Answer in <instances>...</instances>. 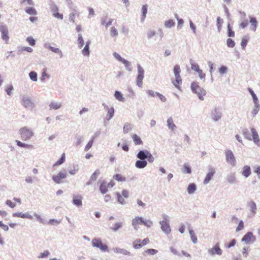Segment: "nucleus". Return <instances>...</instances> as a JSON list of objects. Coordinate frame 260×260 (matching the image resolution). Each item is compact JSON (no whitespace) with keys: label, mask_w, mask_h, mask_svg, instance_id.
Returning a JSON list of instances; mask_svg holds the SVG:
<instances>
[{"label":"nucleus","mask_w":260,"mask_h":260,"mask_svg":"<svg viewBox=\"0 0 260 260\" xmlns=\"http://www.w3.org/2000/svg\"><path fill=\"white\" fill-rule=\"evenodd\" d=\"M144 74V70L140 65H139L138 66V76L136 80L137 85L139 87L142 86Z\"/></svg>","instance_id":"5"},{"label":"nucleus","mask_w":260,"mask_h":260,"mask_svg":"<svg viewBox=\"0 0 260 260\" xmlns=\"http://www.w3.org/2000/svg\"><path fill=\"white\" fill-rule=\"evenodd\" d=\"M0 31L2 34V38L6 43H8L9 37V31L7 26L5 25H0Z\"/></svg>","instance_id":"9"},{"label":"nucleus","mask_w":260,"mask_h":260,"mask_svg":"<svg viewBox=\"0 0 260 260\" xmlns=\"http://www.w3.org/2000/svg\"><path fill=\"white\" fill-rule=\"evenodd\" d=\"M184 172L187 174H190L191 173V170L188 165L185 164L184 166Z\"/></svg>","instance_id":"59"},{"label":"nucleus","mask_w":260,"mask_h":260,"mask_svg":"<svg viewBox=\"0 0 260 260\" xmlns=\"http://www.w3.org/2000/svg\"><path fill=\"white\" fill-rule=\"evenodd\" d=\"M27 41L28 42V43L29 44V45H30L31 46H35V44H36V41L35 40L33 39L32 37H28L26 39Z\"/></svg>","instance_id":"51"},{"label":"nucleus","mask_w":260,"mask_h":260,"mask_svg":"<svg viewBox=\"0 0 260 260\" xmlns=\"http://www.w3.org/2000/svg\"><path fill=\"white\" fill-rule=\"evenodd\" d=\"M251 132L252 133V139H253L254 142L257 145L259 144V139L258 138L257 133L256 132V130L254 128H252L251 129Z\"/></svg>","instance_id":"17"},{"label":"nucleus","mask_w":260,"mask_h":260,"mask_svg":"<svg viewBox=\"0 0 260 260\" xmlns=\"http://www.w3.org/2000/svg\"><path fill=\"white\" fill-rule=\"evenodd\" d=\"M93 139H94L92 138L87 144L84 149L85 151H88L92 147L93 143Z\"/></svg>","instance_id":"45"},{"label":"nucleus","mask_w":260,"mask_h":260,"mask_svg":"<svg viewBox=\"0 0 260 260\" xmlns=\"http://www.w3.org/2000/svg\"><path fill=\"white\" fill-rule=\"evenodd\" d=\"M16 143L17 145L20 147H24L27 148H32L33 147L32 145H31L23 143L18 140H16Z\"/></svg>","instance_id":"27"},{"label":"nucleus","mask_w":260,"mask_h":260,"mask_svg":"<svg viewBox=\"0 0 260 260\" xmlns=\"http://www.w3.org/2000/svg\"><path fill=\"white\" fill-rule=\"evenodd\" d=\"M226 160L228 163L232 166L236 165V159L234 155L231 150H228L225 152Z\"/></svg>","instance_id":"7"},{"label":"nucleus","mask_w":260,"mask_h":260,"mask_svg":"<svg viewBox=\"0 0 260 260\" xmlns=\"http://www.w3.org/2000/svg\"><path fill=\"white\" fill-rule=\"evenodd\" d=\"M191 68L192 70L196 71L197 72L200 70L199 66L196 63H191Z\"/></svg>","instance_id":"52"},{"label":"nucleus","mask_w":260,"mask_h":260,"mask_svg":"<svg viewBox=\"0 0 260 260\" xmlns=\"http://www.w3.org/2000/svg\"><path fill=\"white\" fill-rule=\"evenodd\" d=\"M100 173L101 172L100 170H96L94 171V172L91 175L90 177V179L92 180H95L97 179L98 176L100 175Z\"/></svg>","instance_id":"34"},{"label":"nucleus","mask_w":260,"mask_h":260,"mask_svg":"<svg viewBox=\"0 0 260 260\" xmlns=\"http://www.w3.org/2000/svg\"><path fill=\"white\" fill-rule=\"evenodd\" d=\"M65 161V153H63L59 160L57 161L53 165V166H57L62 164Z\"/></svg>","instance_id":"35"},{"label":"nucleus","mask_w":260,"mask_h":260,"mask_svg":"<svg viewBox=\"0 0 260 260\" xmlns=\"http://www.w3.org/2000/svg\"><path fill=\"white\" fill-rule=\"evenodd\" d=\"M157 252V250L154 249H148L144 252V254L154 255Z\"/></svg>","instance_id":"38"},{"label":"nucleus","mask_w":260,"mask_h":260,"mask_svg":"<svg viewBox=\"0 0 260 260\" xmlns=\"http://www.w3.org/2000/svg\"><path fill=\"white\" fill-rule=\"evenodd\" d=\"M208 252L212 256L216 254L221 255L222 253V250L220 247L219 243H217L212 248L209 249Z\"/></svg>","instance_id":"6"},{"label":"nucleus","mask_w":260,"mask_h":260,"mask_svg":"<svg viewBox=\"0 0 260 260\" xmlns=\"http://www.w3.org/2000/svg\"><path fill=\"white\" fill-rule=\"evenodd\" d=\"M51 12H52L53 16L56 18L59 19H63V15L58 12V9L56 6L54 5L52 7Z\"/></svg>","instance_id":"15"},{"label":"nucleus","mask_w":260,"mask_h":260,"mask_svg":"<svg viewBox=\"0 0 260 260\" xmlns=\"http://www.w3.org/2000/svg\"><path fill=\"white\" fill-rule=\"evenodd\" d=\"M77 15H78V14L76 13H71L69 16V20L71 22L74 23L75 22V18Z\"/></svg>","instance_id":"56"},{"label":"nucleus","mask_w":260,"mask_h":260,"mask_svg":"<svg viewBox=\"0 0 260 260\" xmlns=\"http://www.w3.org/2000/svg\"><path fill=\"white\" fill-rule=\"evenodd\" d=\"M142 224H144L147 228H150L152 225V222L150 220H145L143 219V222H142Z\"/></svg>","instance_id":"53"},{"label":"nucleus","mask_w":260,"mask_h":260,"mask_svg":"<svg viewBox=\"0 0 260 260\" xmlns=\"http://www.w3.org/2000/svg\"><path fill=\"white\" fill-rule=\"evenodd\" d=\"M49 49L54 53H58L61 57L62 56V52L58 48L50 46L49 47Z\"/></svg>","instance_id":"47"},{"label":"nucleus","mask_w":260,"mask_h":260,"mask_svg":"<svg viewBox=\"0 0 260 260\" xmlns=\"http://www.w3.org/2000/svg\"><path fill=\"white\" fill-rule=\"evenodd\" d=\"M249 207L251 208V211L253 213H255V211L256 210V206L255 203L253 201H251L249 203Z\"/></svg>","instance_id":"43"},{"label":"nucleus","mask_w":260,"mask_h":260,"mask_svg":"<svg viewBox=\"0 0 260 260\" xmlns=\"http://www.w3.org/2000/svg\"><path fill=\"white\" fill-rule=\"evenodd\" d=\"M117 252H119L120 253L123 254L124 255H129L130 254L129 252H128V251H127L126 250L124 249H119L118 250H117Z\"/></svg>","instance_id":"60"},{"label":"nucleus","mask_w":260,"mask_h":260,"mask_svg":"<svg viewBox=\"0 0 260 260\" xmlns=\"http://www.w3.org/2000/svg\"><path fill=\"white\" fill-rule=\"evenodd\" d=\"M226 44H227V45L228 46V47H231V48L234 47L235 46V44L234 41L231 39H227Z\"/></svg>","instance_id":"49"},{"label":"nucleus","mask_w":260,"mask_h":260,"mask_svg":"<svg viewBox=\"0 0 260 260\" xmlns=\"http://www.w3.org/2000/svg\"><path fill=\"white\" fill-rule=\"evenodd\" d=\"M78 41L79 47L82 48L84 45V40L81 34L79 35Z\"/></svg>","instance_id":"44"},{"label":"nucleus","mask_w":260,"mask_h":260,"mask_svg":"<svg viewBox=\"0 0 260 260\" xmlns=\"http://www.w3.org/2000/svg\"><path fill=\"white\" fill-rule=\"evenodd\" d=\"M147 162L146 160H137L136 162V167L139 169H142L147 166Z\"/></svg>","instance_id":"22"},{"label":"nucleus","mask_w":260,"mask_h":260,"mask_svg":"<svg viewBox=\"0 0 260 260\" xmlns=\"http://www.w3.org/2000/svg\"><path fill=\"white\" fill-rule=\"evenodd\" d=\"M114 96L119 101L123 102L124 101V98L123 97L122 93L119 91H115Z\"/></svg>","instance_id":"30"},{"label":"nucleus","mask_w":260,"mask_h":260,"mask_svg":"<svg viewBox=\"0 0 260 260\" xmlns=\"http://www.w3.org/2000/svg\"><path fill=\"white\" fill-rule=\"evenodd\" d=\"M248 91L250 93L251 95H252L254 103L255 104H256L257 102L258 101V99H257L255 94L254 93L253 91L250 88H248Z\"/></svg>","instance_id":"48"},{"label":"nucleus","mask_w":260,"mask_h":260,"mask_svg":"<svg viewBox=\"0 0 260 260\" xmlns=\"http://www.w3.org/2000/svg\"><path fill=\"white\" fill-rule=\"evenodd\" d=\"M67 173L64 172H60L57 175H54L52 177L53 180L56 183H60L61 180L67 177Z\"/></svg>","instance_id":"12"},{"label":"nucleus","mask_w":260,"mask_h":260,"mask_svg":"<svg viewBox=\"0 0 260 260\" xmlns=\"http://www.w3.org/2000/svg\"><path fill=\"white\" fill-rule=\"evenodd\" d=\"M160 224L161 225V229L166 234L170 233L171 229L166 216L164 217V220L160 222Z\"/></svg>","instance_id":"11"},{"label":"nucleus","mask_w":260,"mask_h":260,"mask_svg":"<svg viewBox=\"0 0 260 260\" xmlns=\"http://www.w3.org/2000/svg\"><path fill=\"white\" fill-rule=\"evenodd\" d=\"M13 90V87L12 85H8L5 89V91L9 95H11L12 91Z\"/></svg>","instance_id":"41"},{"label":"nucleus","mask_w":260,"mask_h":260,"mask_svg":"<svg viewBox=\"0 0 260 260\" xmlns=\"http://www.w3.org/2000/svg\"><path fill=\"white\" fill-rule=\"evenodd\" d=\"M254 172L257 174L258 178L260 179V166L255 167Z\"/></svg>","instance_id":"64"},{"label":"nucleus","mask_w":260,"mask_h":260,"mask_svg":"<svg viewBox=\"0 0 260 260\" xmlns=\"http://www.w3.org/2000/svg\"><path fill=\"white\" fill-rule=\"evenodd\" d=\"M29 76L32 81H36L37 80V74L35 72H30Z\"/></svg>","instance_id":"40"},{"label":"nucleus","mask_w":260,"mask_h":260,"mask_svg":"<svg viewBox=\"0 0 260 260\" xmlns=\"http://www.w3.org/2000/svg\"><path fill=\"white\" fill-rule=\"evenodd\" d=\"M14 217H21V218H26L28 219H32V216L28 214H23L22 213H15L13 215Z\"/></svg>","instance_id":"21"},{"label":"nucleus","mask_w":260,"mask_h":260,"mask_svg":"<svg viewBox=\"0 0 260 260\" xmlns=\"http://www.w3.org/2000/svg\"><path fill=\"white\" fill-rule=\"evenodd\" d=\"M243 228H244L243 221L242 220H241L239 222V224L236 228V231L239 232V231L242 230L243 229Z\"/></svg>","instance_id":"57"},{"label":"nucleus","mask_w":260,"mask_h":260,"mask_svg":"<svg viewBox=\"0 0 260 260\" xmlns=\"http://www.w3.org/2000/svg\"><path fill=\"white\" fill-rule=\"evenodd\" d=\"M22 105L26 108L32 109L34 107V104L30 98L27 96H23L21 101Z\"/></svg>","instance_id":"10"},{"label":"nucleus","mask_w":260,"mask_h":260,"mask_svg":"<svg viewBox=\"0 0 260 260\" xmlns=\"http://www.w3.org/2000/svg\"><path fill=\"white\" fill-rule=\"evenodd\" d=\"M49 106L50 109L57 110L61 107V104L60 103L52 102L50 104Z\"/></svg>","instance_id":"31"},{"label":"nucleus","mask_w":260,"mask_h":260,"mask_svg":"<svg viewBox=\"0 0 260 260\" xmlns=\"http://www.w3.org/2000/svg\"><path fill=\"white\" fill-rule=\"evenodd\" d=\"M92 245L93 247L100 249L102 251H108V246L104 244L101 239L94 238L92 240Z\"/></svg>","instance_id":"4"},{"label":"nucleus","mask_w":260,"mask_h":260,"mask_svg":"<svg viewBox=\"0 0 260 260\" xmlns=\"http://www.w3.org/2000/svg\"><path fill=\"white\" fill-rule=\"evenodd\" d=\"M255 239V237L253 235L251 232H248L242 238V241L246 243H249L251 241H254Z\"/></svg>","instance_id":"13"},{"label":"nucleus","mask_w":260,"mask_h":260,"mask_svg":"<svg viewBox=\"0 0 260 260\" xmlns=\"http://www.w3.org/2000/svg\"><path fill=\"white\" fill-rule=\"evenodd\" d=\"M82 198L81 196H75L73 198V203L77 206H81L82 205Z\"/></svg>","instance_id":"19"},{"label":"nucleus","mask_w":260,"mask_h":260,"mask_svg":"<svg viewBox=\"0 0 260 260\" xmlns=\"http://www.w3.org/2000/svg\"><path fill=\"white\" fill-rule=\"evenodd\" d=\"M108 186L105 182H102L100 186V190L103 194L106 193L108 190Z\"/></svg>","instance_id":"25"},{"label":"nucleus","mask_w":260,"mask_h":260,"mask_svg":"<svg viewBox=\"0 0 260 260\" xmlns=\"http://www.w3.org/2000/svg\"><path fill=\"white\" fill-rule=\"evenodd\" d=\"M114 110L113 108H111L108 111L107 113V119L110 120L113 116Z\"/></svg>","instance_id":"39"},{"label":"nucleus","mask_w":260,"mask_h":260,"mask_svg":"<svg viewBox=\"0 0 260 260\" xmlns=\"http://www.w3.org/2000/svg\"><path fill=\"white\" fill-rule=\"evenodd\" d=\"M132 138L136 145H141L143 144V142L141 140V138L136 134H134L132 136Z\"/></svg>","instance_id":"24"},{"label":"nucleus","mask_w":260,"mask_h":260,"mask_svg":"<svg viewBox=\"0 0 260 260\" xmlns=\"http://www.w3.org/2000/svg\"><path fill=\"white\" fill-rule=\"evenodd\" d=\"M143 222V218L139 216L136 217L132 220V225L134 229L137 230L139 225L142 224Z\"/></svg>","instance_id":"14"},{"label":"nucleus","mask_w":260,"mask_h":260,"mask_svg":"<svg viewBox=\"0 0 260 260\" xmlns=\"http://www.w3.org/2000/svg\"><path fill=\"white\" fill-rule=\"evenodd\" d=\"M215 173V171L213 168H210L209 171L206 176V177L204 180V183L206 184L209 182L213 175Z\"/></svg>","instance_id":"16"},{"label":"nucleus","mask_w":260,"mask_h":260,"mask_svg":"<svg viewBox=\"0 0 260 260\" xmlns=\"http://www.w3.org/2000/svg\"><path fill=\"white\" fill-rule=\"evenodd\" d=\"M147 8L148 6L147 5H144L142 7L141 11L142 14L141 19L142 21H143L145 20L146 17V14L147 13Z\"/></svg>","instance_id":"23"},{"label":"nucleus","mask_w":260,"mask_h":260,"mask_svg":"<svg viewBox=\"0 0 260 260\" xmlns=\"http://www.w3.org/2000/svg\"><path fill=\"white\" fill-rule=\"evenodd\" d=\"M173 71L175 76V80L173 81L172 83L177 88L180 89V85L182 84V79L180 76L181 70L178 64L175 65Z\"/></svg>","instance_id":"1"},{"label":"nucleus","mask_w":260,"mask_h":260,"mask_svg":"<svg viewBox=\"0 0 260 260\" xmlns=\"http://www.w3.org/2000/svg\"><path fill=\"white\" fill-rule=\"evenodd\" d=\"M82 53L84 55H88L89 54V48L87 45H85L83 49L82 50Z\"/></svg>","instance_id":"54"},{"label":"nucleus","mask_w":260,"mask_h":260,"mask_svg":"<svg viewBox=\"0 0 260 260\" xmlns=\"http://www.w3.org/2000/svg\"><path fill=\"white\" fill-rule=\"evenodd\" d=\"M26 12L29 15H36L37 14L36 10L32 8H28L25 10Z\"/></svg>","instance_id":"42"},{"label":"nucleus","mask_w":260,"mask_h":260,"mask_svg":"<svg viewBox=\"0 0 260 260\" xmlns=\"http://www.w3.org/2000/svg\"><path fill=\"white\" fill-rule=\"evenodd\" d=\"M116 194L117 197V200H118V202H119L121 204L125 203V201L122 198V197L121 196V194H120V193L117 192Z\"/></svg>","instance_id":"50"},{"label":"nucleus","mask_w":260,"mask_h":260,"mask_svg":"<svg viewBox=\"0 0 260 260\" xmlns=\"http://www.w3.org/2000/svg\"><path fill=\"white\" fill-rule=\"evenodd\" d=\"M196 190V186L194 183L190 184L187 187V191L188 193H193Z\"/></svg>","instance_id":"26"},{"label":"nucleus","mask_w":260,"mask_h":260,"mask_svg":"<svg viewBox=\"0 0 260 260\" xmlns=\"http://www.w3.org/2000/svg\"><path fill=\"white\" fill-rule=\"evenodd\" d=\"M250 23L251 24L252 29L254 31L256 30L257 26V21L255 18L250 19Z\"/></svg>","instance_id":"36"},{"label":"nucleus","mask_w":260,"mask_h":260,"mask_svg":"<svg viewBox=\"0 0 260 260\" xmlns=\"http://www.w3.org/2000/svg\"><path fill=\"white\" fill-rule=\"evenodd\" d=\"M248 40L246 38H243L242 39V42H241V46L243 48H245V46L247 45Z\"/></svg>","instance_id":"63"},{"label":"nucleus","mask_w":260,"mask_h":260,"mask_svg":"<svg viewBox=\"0 0 260 260\" xmlns=\"http://www.w3.org/2000/svg\"><path fill=\"white\" fill-rule=\"evenodd\" d=\"M155 35V31L153 30H149L147 32V37L148 38H151L154 36Z\"/></svg>","instance_id":"61"},{"label":"nucleus","mask_w":260,"mask_h":260,"mask_svg":"<svg viewBox=\"0 0 260 260\" xmlns=\"http://www.w3.org/2000/svg\"><path fill=\"white\" fill-rule=\"evenodd\" d=\"M113 178L117 181L122 182L125 181V178L119 174L114 175Z\"/></svg>","instance_id":"33"},{"label":"nucleus","mask_w":260,"mask_h":260,"mask_svg":"<svg viewBox=\"0 0 260 260\" xmlns=\"http://www.w3.org/2000/svg\"><path fill=\"white\" fill-rule=\"evenodd\" d=\"M110 32V35L112 37H116L118 36V34L117 29L114 27H112L111 28Z\"/></svg>","instance_id":"37"},{"label":"nucleus","mask_w":260,"mask_h":260,"mask_svg":"<svg viewBox=\"0 0 260 260\" xmlns=\"http://www.w3.org/2000/svg\"><path fill=\"white\" fill-rule=\"evenodd\" d=\"M149 153V152L147 150L145 151H140L137 154V157L141 160H144L146 158H147V155Z\"/></svg>","instance_id":"18"},{"label":"nucleus","mask_w":260,"mask_h":260,"mask_svg":"<svg viewBox=\"0 0 260 260\" xmlns=\"http://www.w3.org/2000/svg\"><path fill=\"white\" fill-rule=\"evenodd\" d=\"M122 223L121 222H116L114 224V226L111 229L114 231H116L119 229L122 226Z\"/></svg>","instance_id":"46"},{"label":"nucleus","mask_w":260,"mask_h":260,"mask_svg":"<svg viewBox=\"0 0 260 260\" xmlns=\"http://www.w3.org/2000/svg\"><path fill=\"white\" fill-rule=\"evenodd\" d=\"M19 134L22 140L27 141L30 139L34 135L31 130L26 127H22L19 130Z\"/></svg>","instance_id":"3"},{"label":"nucleus","mask_w":260,"mask_h":260,"mask_svg":"<svg viewBox=\"0 0 260 260\" xmlns=\"http://www.w3.org/2000/svg\"><path fill=\"white\" fill-rule=\"evenodd\" d=\"M236 180L235 176L233 174L229 175L226 177V181L230 183L233 184L236 182Z\"/></svg>","instance_id":"28"},{"label":"nucleus","mask_w":260,"mask_h":260,"mask_svg":"<svg viewBox=\"0 0 260 260\" xmlns=\"http://www.w3.org/2000/svg\"><path fill=\"white\" fill-rule=\"evenodd\" d=\"M189 234L190 235L192 241L193 243H196L197 241V238L196 237L193 231L190 230L189 231Z\"/></svg>","instance_id":"55"},{"label":"nucleus","mask_w":260,"mask_h":260,"mask_svg":"<svg viewBox=\"0 0 260 260\" xmlns=\"http://www.w3.org/2000/svg\"><path fill=\"white\" fill-rule=\"evenodd\" d=\"M149 243V239L148 238L141 241L140 239H136L133 243L134 248L139 249Z\"/></svg>","instance_id":"8"},{"label":"nucleus","mask_w":260,"mask_h":260,"mask_svg":"<svg viewBox=\"0 0 260 260\" xmlns=\"http://www.w3.org/2000/svg\"><path fill=\"white\" fill-rule=\"evenodd\" d=\"M251 174L250 167L248 166H245L243 168L242 174L245 177H248Z\"/></svg>","instance_id":"20"},{"label":"nucleus","mask_w":260,"mask_h":260,"mask_svg":"<svg viewBox=\"0 0 260 260\" xmlns=\"http://www.w3.org/2000/svg\"><path fill=\"white\" fill-rule=\"evenodd\" d=\"M228 36L229 37H234L235 33L232 30L230 24H228Z\"/></svg>","instance_id":"58"},{"label":"nucleus","mask_w":260,"mask_h":260,"mask_svg":"<svg viewBox=\"0 0 260 260\" xmlns=\"http://www.w3.org/2000/svg\"><path fill=\"white\" fill-rule=\"evenodd\" d=\"M147 93L148 94L149 96L151 97H154L155 96L157 95V93L158 92H154L152 90H148L147 91Z\"/></svg>","instance_id":"62"},{"label":"nucleus","mask_w":260,"mask_h":260,"mask_svg":"<svg viewBox=\"0 0 260 260\" xmlns=\"http://www.w3.org/2000/svg\"><path fill=\"white\" fill-rule=\"evenodd\" d=\"M168 126L170 129L173 130L175 127L176 125L173 122L172 118H169L167 120Z\"/></svg>","instance_id":"29"},{"label":"nucleus","mask_w":260,"mask_h":260,"mask_svg":"<svg viewBox=\"0 0 260 260\" xmlns=\"http://www.w3.org/2000/svg\"><path fill=\"white\" fill-rule=\"evenodd\" d=\"M191 88L193 92L198 94L200 100H203V96L205 95L206 93L205 90L200 87L198 83L195 82L191 83Z\"/></svg>","instance_id":"2"},{"label":"nucleus","mask_w":260,"mask_h":260,"mask_svg":"<svg viewBox=\"0 0 260 260\" xmlns=\"http://www.w3.org/2000/svg\"><path fill=\"white\" fill-rule=\"evenodd\" d=\"M175 25V22L172 19L168 20L165 22V26L167 28H171Z\"/></svg>","instance_id":"32"}]
</instances>
